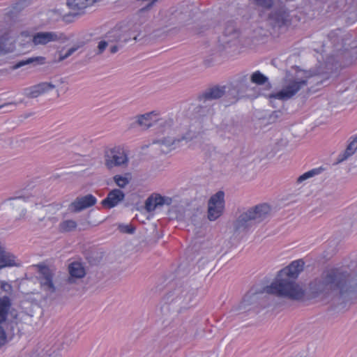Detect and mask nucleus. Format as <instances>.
Returning a JSON list of instances; mask_svg holds the SVG:
<instances>
[{"instance_id":"1","label":"nucleus","mask_w":357,"mask_h":357,"mask_svg":"<svg viewBox=\"0 0 357 357\" xmlns=\"http://www.w3.org/2000/svg\"><path fill=\"white\" fill-rule=\"evenodd\" d=\"M309 290L314 297L337 296L344 303L352 302L357 298V273L341 268L324 271L310 282Z\"/></svg>"},{"instance_id":"2","label":"nucleus","mask_w":357,"mask_h":357,"mask_svg":"<svg viewBox=\"0 0 357 357\" xmlns=\"http://www.w3.org/2000/svg\"><path fill=\"white\" fill-rule=\"evenodd\" d=\"M303 259L293 261L289 266L280 270L274 281L264 289L268 294L287 298L291 301H301L305 291L296 282L304 267Z\"/></svg>"},{"instance_id":"3","label":"nucleus","mask_w":357,"mask_h":357,"mask_svg":"<svg viewBox=\"0 0 357 357\" xmlns=\"http://www.w3.org/2000/svg\"><path fill=\"white\" fill-rule=\"evenodd\" d=\"M270 211V206L266 204L252 207L239 215L236 227L237 229H248L254 225L259 224L267 218Z\"/></svg>"},{"instance_id":"4","label":"nucleus","mask_w":357,"mask_h":357,"mask_svg":"<svg viewBox=\"0 0 357 357\" xmlns=\"http://www.w3.org/2000/svg\"><path fill=\"white\" fill-rule=\"evenodd\" d=\"M37 269V280L43 291L51 294L56 291V287L53 282L54 271L47 265L40 263L34 265Z\"/></svg>"},{"instance_id":"5","label":"nucleus","mask_w":357,"mask_h":357,"mask_svg":"<svg viewBox=\"0 0 357 357\" xmlns=\"http://www.w3.org/2000/svg\"><path fill=\"white\" fill-rule=\"evenodd\" d=\"M307 80L306 79H291L281 91L277 93H273L268 95L270 99L275 98L279 100H287L293 97L303 87L307 86Z\"/></svg>"},{"instance_id":"6","label":"nucleus","mask_w":357,"mask_h":357,"mask_svg":"<svg viewBox=\"0 0 357 357\" xmlns=\"http://www.w3.org/2000/svg\"><path fill=\"white\" fill-rule=\"evenodd\" d=\"M268 20L273 28H287L291 24V16L289 10L282 6L274 8L268 14Z\"/></svg>"},{"instance_id":"7","label":"nucleus","mask_w":357,"mask_h":357,"mask_svg":"<svg viewBox=\"0 0 357 357\" xmlns=\"http://www.w3.org/2000/svg\"><path fill=\"white\" fill-rule=\"evenodd\" d=\"M128 161L124 149L120 146H115L105 152V164L108 169L126 164Z\"/></svg>"},{"instance_id":"8","label":"nucleus","mask_w":357,"mask_h":357,"mask_svg":"<svg viewBox=\"0 0 357 357\" xmlns=\"http://www.w3.org/2000/svg\"><path fill=\"white\" fill-rule=\"evenodd\" d=\"M224 197V192L218 191L209 199L208 202V218L209 220L214 221L222 215L225 206Z\"/></svg>"},{"instance_id":"9","label":"nucleus","mask_w":357,"mask_h":357,"mask_svg":"<svg viewBox=\"0 0 357 357\" xmlns=\"http://www.w3.org/2000/svg\"><path fill=\"white\" fill-rule=\"evenodd\" d=\"M250 77L248 73L241 72L237 74L229 84V92L236 98L247 92L250 86Z\"/></svg>"},{"instance_id":"10","label":"nucleus","mask_w":357,"mask_h":357,"mask_svg":"<svg viewBox=\"0 0 357 357\" xmlns=\"http://www.w3.org/2000/svg\"><path fill=\"white\" fill-rule=\"evenodd\" d=\"M68 40L66 36L57 31H40L36 33L32 37V43L34 45H45L51 42L64 43Z\"/></svg>"},{"instance_id":"11","label":"nucleus","mask_w":357,"mask_h":357,"mask_svg":"<svg viewBox=\"0 0 357 357\" xmlns=\"http://www.w3.org/2000/svg\"><path fill=\"white\" fill-rule=\"evenodd\" d=\"M226 86L214 85L208 87L198 95L197 99L203 103L222 98L226 93Z\"/></svg>"},{"instance_id":"12","label":"nucleus","mask_w":357,"mask_h":357,"mask_svg":"<svg viewBox=\"0 0 357 357\" xmlns=\"http://www.w3.org/2000/svg\"><path fill=\"white\" fill-rule=\"evenodd\" d=\"M97 202V199L91 194L85 196L77 197L68 207V210L73 213L80 212L87 208L94 206Z\"/></svg>"},{"instance_id":"13","label":"nucleus","mask_w":357,"mask_h":357,"mask_svg":"<svg viewBox=\"0 0 357 357\" xmlns=\"http://www.w3.org/2000/svg\"><path fill=\"white\" fill-rule=\"evenodd\" d=\"M125 198L124 192L120 189H113L101 202V205L106 208H112L116 206Z\"/></svg>"},{"instance_id":"14","label":"nucleus","mask_w":357,"mask_h":357,"mask_svg":"<svg viewBox=\"0 0 357 357\" xmlns=\"http://www.w3.org/2000/svg\"><path fill=\"white\" fill-rule=\"evenodd\" d=\"M55 85L51 82H40L25 89V95L29 98H35L39 96L52 90Z\"/></svg>"},{"instance_id":"15","label":"nucleus","mask_w":357,"mask_h":357,"mask_svg":"<svg viewBox=\"0 0 357 357\" xmlns=\"http://www.w3.org/2000/svg\"><path fill=\"white\" fill-rule=\"evenodd\" d=\"M106 38L108 39V42L113 43L116 42V44L110 47V52L115 54L119 51V49L122 48L123 43L128 42L129 38H127L121 35L119 31L115 30L108 32Z\"/></svg>"},{"instance_id":"16","label":"nucleus","mask_w":357,"mask_h":357,"mask_svg":"<svg viewBox=\"0 0 357 357\" xmlns=\"http://www.w3.org/2000/svg\"><path fill=\"white\" fill-rule=\"evenodd\" d=\"M70 276L68 278V282L74 283L75 279L82 278L85 276V270L81 263L75 261L71 263L68 266Z\"/></svg>"},{"instance_id":"17","label":"nucleus","mask_w":357,"mask_h":357,"mask_svg":"<svg viewBox=\"0 0 357 357\" xmlns=\"http://www.w3.org/2000/svg\"><path fill=\"white\" fill-rule=\"evenodd\" d=\"M15 49V42L9 33L0 36V56L13 52Z\"/></svg>"},{"instance_id":"18","label":"nucleus","mask_w":357,"mask_h":357,"mask_svg":"<svg viewBox=\"0 0 357 357\" xmlns=\"http://www.w3.org/2000/svg\"><path fill=\"white\" fill-rule=\"evenodd\" d=\"M96 1V0H68L67 5L71 10L77 11V13L73 14L75 16L79 14V11L92 6Z\"/></svg>"},{"instance_id":"19","label":"nucleus","mask_w":357,"mask_h":357,"mask_svg":"<svg viewBox=\"0 0 357 357\" xmlns=\"http://www.w3.org/2000/svg\"><path fill=\"white\" fill-rule=\"evenodd\" d=\"M357 150V135L349 138V142L345 151L339 155L338 161L342 162L351 156Z\"/></svg>"},{"instance_id":"20","label":"nucleus","mask_w":357,"mask_h":357,"mask_svg":"<svg viewBox=\"0 0 357 357\" xmlns=\"http://www.w3.org/2000/svg\"><path fill=\"white\" fill-rule=\"evenodd\" d=\"M45 63V58L44 56H34L30 57L26 59H22L17 62L13 67V69H18L26 65H33V66H36L38 65H42Z\"/></svg>"},{"instance_id":"21","label":"nucleus","mask_w":357,"mask_h":357,"mask_svg":"<svg viewBox=\"0 0 357 357\" xmlns=\"http://www.w3.org/2000/svg\"><path fill=\"white\" fill-rule=\"evenodd\" d=\"M11 306V301L8 296H4L0 298V324L5 322Z\"/></svg>"},{"instance_id":"22","label":"nucleus","mask_w":357,"mask_h":357,"mask_svg":"<svg viewBox=\"0 0 357 357\" xmlns=\"http://www.w3.org/2000/svg\"><path fill=\"white\" fill-rule=\"evenodd\" d=\"M250 82L257 85L266 84L267 89L271 88V84L268 82V78L261 73L259 70L254 72L250 76Z\"/></svg>"},{"instance_id":"23","label":"nucleus","mask_w":357,"mask_h":357,"mask_svg":"<svg viewBox=\"0 0 357 357\" xmlns=\"http://www.w3.org/2000/svg\"><path fill=\"white\" fill-rule=\"evenodd\" d=\"M14 266H16L15 255L5 251L3 254L0 256V269Z\"/></svg>"},{"instance_id":"24","label":"nucleus","mask_w":357,"mask_h":357,"mask_svg":"<svg viewBox=\"0 0 357 357\" xmlns=\"http://www.w3.org/2000/svg\"><path fill=\"white\" fill-rule=\"evenodd\" d=\"M77 225L75 220H66L61 222L59 225V229L61 232H70L76 229Z\"/></svg>"},{"instance_id":"25","label":"nucleus","mask_w":357,"mask_h":357,"mask_svg":"<svg viewBox=\"0 0 357 357\" xmlns=\"http://www.w3.org/2000/svg\"><path fill=\"white\" fill-rule=\"evenodd\" d=\"M181 139H174L171 137H165L160 139L158 142L163 146L169 148V150L174 149L176 145L181 142Z\"/></svg>"},{"instance_id":"26","label":"nucleus","mask_w":357,"mask_h":357,"mask_svg":"<svg viewBox=\"0 0 357 357\" xmlns=\"http://www.w3.org/2000/svg\"><path fill=\"white\" fill-rule=\"evenodd\" d=\"M323 171H324V168H322L321 167H318V168L312 169L310 171L305 172L303 174L301 175L298 178L297 181L298 183H301L307 178H310L311 177H313L316 175L321 174Z\"/></svg>"},{"instance_id":"27","label":"nucleus","mask_w":357,"mask_h":357,"mask_svg":"<svg viewBox=\"0 0 357 357\" xmlns=\"http://www.w3.org/2000/svg\"><path fill=\"white\" fill-rule=\"evenodd\" d=\"M154 113L155 112H151L149 113H146L144 114L140 115L137 119L138 124L146 128H149L152 126L151 117Z\"/></svg>"},{"instance_id":"28","label":"nucleus","mask_w":357,"mask_h":357,"mask_svg":"<svg viewBox=\"0 0 357 357\" xmlns=\"http://www.w3.org/2000/svg\"><path fill=\"white\" fill-rule=\"evenodd\" d=\"M153 201L155 202V206H160L164 204H170L172 202L171 198L162 197L160 195H153Z\"/></svg>"},{"instance_id":"29","label":"nucleus","mask_w":357,"mask_h":357,"mask_svg":"<svg viewBox=\"0 0 357 357\" xmlns=\"http://www.w3.org/2000/svg\"><path fill=\"white\" fill-rule=\"evenodd\" d=\"M341 31L340 29H335V30H333L331 31L328 34V38L329 39V40L334 45V46H337L340 40H341V37L340 36V32Z\"/></svg>"},{"instance_id":"30","label":"nucleus","mask_w":357,"mask_h":357,"mask_svg":"<svg viewBox=\"0 0 357 357\" xmlns=\"http://www.w3.org/2000/svg\"><path fill=\"white\" fill-rule=\"evenodd\" d=\"M114 181L115 183L121 188H125L128 183L129 180L127 177L121 176V175H115L113 177Z\"/></svg>"},{"instance_id":"31","label":"nucleus","mask_w":357,"mask_h":357,"mask_svg":"<svg viewBox=\"0 0 357 357\" xmlns=\"http://www.w3.org/2000/svg\"><path fill=\"white\" fill-rule=\"evenodd\" d=\"M255 4L264 9H271L274 3L273 0H252Z\"/></svg>"},{"instance_id":"32","label":"nucleus","mask_w":357,"mask_h":357,"mask_svg":"<svg viewBox=\"0 0 357 357\" xmlns=\"http://www.w3.org/2000/svg\"><path fill=\"white\" fill-rule=\"evenodd\" d=\"M197 109V112L199 113V114L202 115V116L213 115L214 113V109L211 106L200 105Z\"/></svg>"},{"instance_id":"33","label":"nucleus","mask_w":357,"mask_h":357,"mask_svg":"<svg viewBox=\"0 0 357 357\" xmlns=\"http://www.w3.org/2000/svg\"><path fill=\"white\" fill-rule=\"evenodd\" d=\"M118 229L123 234H132L135 232V227L131 225L119 224L118 226Z\"/></svg>"},{"instance_id":"34","label":"nucleus","mask_w":357,"mask_h":357,"mask_svg":"<svg viewBox=\"0 0 357 357\" xmlns=\"http://www.w3.org/2000/svg\"><path fill=\"white\" fill-rule=\"evenodd\" d=\"M224 33L226 36H231L233 34H236V29L233 22H229L226 24Z\"/></svg>"},{"instance_id":"35","label":"nucleus","mask_w":357,"mask_h":357,"mask_svg":"<svg viewBox=\"0 0 357 357\" xmlns=\"http://www.w3.org/2000/svg\"><path fill=\"white\" fill-rule=\"evenodd\" d=\"M154 204L155 202L153 201V195H151L145 202L146 210L149 212L153 211L157 207Z\"/></svg>"},{"instance_id":"36","label":"nucleus","mask_w":357,"mask_h":357,"mask_svg":"<svg viewBox=\"0 0 357 357\" xmlns=\"http://www.w3.org/2000/svg\"><path fill=\"white\" fill-rule=\"evenodd\" d=\"M77 47H72L68 49L65 54H59V61H63L71 56L77 50Z\"/></svg>"},{"instance_id":"37","label":"nucleus","mask_w":357,"mask_h":357,"mask_svg":"<svg viewBox=\"0 0 357 357\" xmlns=\"http://www.w3.org/2000/svg\"><path fill=\"white\" fill-rule=\"evenodd\" d=\"M7 342L6 332L2 326H0V347L4 345Z\"/></svg>"},{"instance_id":"38","label":"nucleus","mask_w":357,"mask_h":357,"mask_svg":"<svg viewBox=\"0 0 357 357\" xmlns=\"http://www.w3.org/2000/svg\"><path fill=\"white\" fill-rule=\"evenodd\" d=\"M256 294V292L253 291V289H251L243 298V301L241 304L243 306H245L249 304V299L250 298L251 296H254Z\"/></svg>"},{"instance_id":"39","label":"nucleus","mask_w":357,"mask_h":357,"mask_svg":"<svg viewBox=\"0 0 357 357\" xmlns=\"http://www.w3.org/2000/svg\"><path fill=\"white\" fill-rule=\"evenodd\" d=\"M159 121H160L159 122L160 126L166 127L167 128H172V126H173V123H174L173 120L172 119H165V120L160 119Z\"/></svg>"},{"instance_id":"40","label":"nucleus","mask_w":357,"mask_h":357,"mask_svg":"<svg viewBox=\"0 0 357 357\" xmlns=\"http://www.w3.org/2000/svg\"><path fill=\"white\" fill-rule=\"evenodd\" d=\"M109 42L105 41V40H101L98 43V54H102L104 50L106 49L107 46L108 45V43Z\"/></svg>"},{"instance_id":"41","label":"nucleus","mask_w":357,"mask_h":357,"mask_svg":"<svg viewBox=\"0 0 357 357\" xmlns=\"http://www.w3.org/2000/svg\"><path fill=\"white\" fill-rule=\"evenodd\" d=\"M0 285H1V289L7 292V293H10L12 291V286L11 284L6 282H1L0 283Z\"/></svg>"},{"instance_id":"42","label":"nucleus","mask_w":357,"mask_h":357,"mask_svg":"<svg viewBox=\"0 0 357 357\" xmlns=\"http://www.w3.org/2000/svg\"><path fill=\"white\" fill-rule=\"evenodd\" d=\"M25 199V197L24 196L11 197L8 198L6 201H10V200H14V199Z\"/></svg>"},{"instance_id":"43","label":"nucleus","mask_w":357,"mask_h":357,"mask_svg":"<svg viewBox=\"0 0 357 357\" xmlns=\"http://www.w3.org/2000/svg\"><path fill=\"white\" fill-rule=\"evenodd\" d=\"M26 213V210L23 209L20 214L19 219L25 218Z\"/></svg>"},{"instance_id":"44","label":"nucleus","mask_w":357,"mask_h":357,"mask_svg":"<svg viewBox=\"0 0 357 357\" xmlns=\"http://www.w3.org/2000/svg\"><path fill=\"white\" fill-rule=\"evenodd\" d=\"M5 248L3 246H2L1 245V243L0 242V256L3 254V252H5Z\"/></svg>"},{"instance_id":"45","label":"nucleus","mask_w":357,"mask_h":357,"mask_svg":"<svg viewBox=\"0 0 357 357\" xmlns=\"http://www.w3.org/2000/svg\"><path fill=\"white\" fill-rule=\"evenodd\" d=\"M16 105V103H15V102H8V103H6V104H3V105H0V109L4 107L6 105Z\"/></svg>"},{"instance_id":"46","label":"nucleus","mask_w":357,"mask_h":357,"mask_svg":"<svg viewBox=\"0 0 357 357\" xmlns=\"http://www.w3.org/2000/svg\"><path fill=\"white\" fill-rule=\"evenodd\" d=\"M278 112H276V111H275V112H274L273 113L272 116H275V117H278Z\"/></svg>"}]
</instances>
